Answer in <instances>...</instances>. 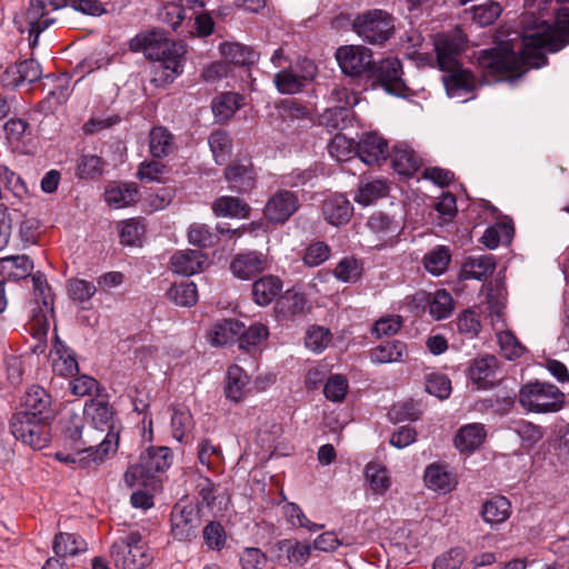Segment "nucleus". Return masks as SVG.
I'll list each match as a JSON object with an SVG mask.
<instances>
[{
  "instance_id": "obj_3",
  "label": "nucleus",
  "mask_w": 569,
  "mask_h": 569,
  "mask_svg": "<svg viewBox=\"0 0 569 569\" xmlns=\"http://www.w3.org/2000/svg\"><path fill=\"white\" fill-rule=\"evenodd\" d=\"M132 51H143L144 56L154 60L151 81L157 87L171 83L182 73L183 57L187 52L182 42L163 38L160 33H142L130 40Z\"/></svg>"
},
{
  "instance_id": "obj_10",
  "label": "nucleus",
  "mask_w": 569,
  "mask_h": 569,
  "mask_svg": "<svg viewBox=\"0 0 569 569\" xmlns=\"http://www.w3.org/2000/svg\"><path fill=\"white\" fill-rule=\"evenodd\" d=\"M336 59L341 71L350 77H360L375 68L371 49L361 44L339 47Z\"/></svg>"
},
{
  "instance_id": "obj_50",
  "label": "nucleus",
  "mask_w": 569,
  "mask_h": 569,
  "mask_svg": "<svg viewBox=\"0 0 569 569\" xmlns=\"http://www.w3.org/2000/svg\"><path fill=\"white\" fill-rule=\"evenodd\" d=\"M450 259L449 249L438 246L425 256V268L429 273L440 276L447 270Z\"/></svg>"
},
{
  "instance_id": "obj_12",
  "label": "nucleus",
  "mask_w": 569,
  "mask_h": 569,
  "mask_svg": "<svg viewBox=\"0 0 569 569\" xmlns=\"http://www.w3.org/2000/svg\"><path fill=\"white\" fill-rule=\"evenodd\" d=\"M52 22L53 19L44 13V3L41 0H31L28 9L14 17L16 27L20 33L29 34L32 48L37 46L39 34Z\"/></svg>"
},
{
  "instance_id": "obj_8",
  "label": "nucleus",
  "mask_w": 569,
  "mask_h": 569,
  "mask_svg": "<svg viewBox=\"0 0 569 569\" xmlns=\"http://www.w3.org/2000/svg\"><path fill=\"white\" fill-rule=\"evenodd\" d=\"M34 302L31 309V329L33 336L41 339L47 336L50 327V318L53 316V295L46 278L33 274Z\"/></svg>"
},
{
  "instance_id": "obj_7",
  "label": "nucleus",
  "mask_w": 569,
  "mask_h": 569,
  "mask_svg": "<svg viewBox=\"0 0 569 569\" xmlns=\"http://www.w3.org/2000/svg\"><path fill=\"white\" fill-rule=\"evenodd\" d=\"M110 556L118 569H146L153 560L152 553L138 531L129 532L116 540Z\"/></svg>"
},
{
  "instance_id": "obj_2",
  "label": "nucleus",
  "mask_w": 569,
  "mask_h": 569,
  "mask_svg": "<svg viewBox=\"0 0 569 569\" xmlns=\"http://www.w3.org/2000/svg\"><path fill=\"white\" fill-rule=\"evenodd\" d=\"M86 425L77 418L66 430L64 443L71 452H57L61 462L81 467L99 465L114 453L119 443V431L114 426L113 411L102 399H92L84 406Z\"/></svg>"
},
{
  "instance_id": "obj_35",
  "label": "nucleus",
  "mask_w": 569,
  "mask_h": 569,
  "mask_svg": "<svg viewBox=\"0 0 569 569\" xmlns=\"http://www.w3.org/2000/svg\"><path fill=\"white\" fill-rule=\"evenodd\" d=\"M407 356L406 343L398 340L381 343L370 351V359L377 365L402 362Z\"/></svg>"
},
{
  "instance_id": "obj_59",
  "label": "nucleus",
  "mask_w": 569,
  "mask_h": 569,
  "mask_svg": "<svg viewBox=\"0 0 569 569\" xmlns=\"http://www.w3.org/2000/svg\"><path fill=\"white\" fill-rule=\"evenodd\" d=\"M328 151L337 161H345L356 151V143L343 134H337L331 139Z\"/></svg>"
},
{
  "instance_id": "obj_56",
  "label": "nucleus",
  "mask_w": 569,
  "mask_h": 569,
  "mask_svg": "<svg viewBox=\"0 0 569 569\" xmlns=\"http://www.w3.org/2000/svg\"><path fill=\"white\" fill-rule=\"evenodd\" d=\"M501 6L495 1H487L485 3L472 7V20L481 27L489 26L496 21L501 14Z\"/></svg>"
},
{
  "instance_id": "obj_11",
  "label": "nucleus",
  "mask_w": 569,
  "mask_h": 569,
  "mask_svg": "<svg viewBox=\"0 0 569 569\" xmlns=\"http://www.w3.org/2000/svg\"><path fill=\"white\" fill-rule=\"evenodd\" d=\"M467 377L476 389L488 390L502 379L503 371L497 357L481 355L470 362Z\"/></svg>"
},
{
  "instance_id": "obj_32",
  "label": "nucleus",
  "mask_w": 569,
  "mask_h": 569,
  "mask_svg": "<svg viewBox=\"0 0 569 569\" xmlns=\"http://www.w3.org/2000/svg\"><path fill=\"white\" fill-rule=\"evenodd\" d=\"M52 370L59 376H72L78 371V363L71 350L58 337L50 352Z\"/></svg>"
},
{
  "instance_id": "obj_36",
  "label": "nucleus",
  "mask_w": 569,
  "mask_h": 569,
  "mask_svg": "<svg viewBox=\"0 0 569 569\" xmlns=\"http://www.w3.org/2000/svg\"><path fill=\"white\" fill-rule=\"evenodd\" d=\"M32 269L33 263L26 254L0 258V273L9 280L24 279Z\"/></svg>"
},
{
  "instance_id": "obj_5",
  "label": "nucleus",
  "mask_w": 569,
  "mask_h": 569,
  "mask_svg": "<svg viewBox=\"0 0 569 569\" xmlns=\"http://www.w3.org/2000/svg\"><path fill=\"white\" fill-rule=\"evenodd\" d=\"M352 31L369 44H382L395 33V18L382 9H369L358 13L351 23Z\"/></svg>"
},
{
  "instance_id": "obj_24",
  "label": "nucleus",
  "mask_w": 569,
  "mask_h": 569,
  "mask_svg": "<svg viewBox=\"0 0 569 569\" xmlns=\"http://www.w3.org/2000/svg\"><path fill=\"white\" fill-rule=\"evenodd\" d=\"M366 226L375 237L377 241L376 246L385 244L393 240L401 231L400 222L382 212L372 214Z\"/></svg>"
},
{
  "instance_id": "obj_43",
  "label": "nucleus",
  "mask_w": 569,
  "mask_h": 569,
  "mask_svg": "<svg viewBox=\"0 0 569 569\" xmlns=\"http://www.w3.org/2000/svg\"><path fill=\"white\" fill-rule=\"evenodd\" d=\"M241 104L242 97L240 94L234 92H224L213 99L212 112L218 121L224 122L232 118Z\"/></svg>"
},
{
  "instance_id": "obj_23",
  "label": "nucleus",
  "mask_w": 569,
  "mask_h": 569,
  "mask_svg": "<svg viewBox=\"0 0 569 569\" xmlns=\"http://www.w3.org/2000/svg\"><path fill=\"white\" fill-rule=\"evenodd\" d=\"M41 76L42 70L38 61L29 59L8 67L2 76V82L6 87H17L22 83L34 82Z\"/></svg>"
},
{
  "instance_id": "obj_16",
  "label": "nucleus",
  "mask_w": 569,
  "mask_h": 569,
  "mask_svg": "<svg viewBox=\"0 0 569 569\" xmlns=\"http://www.w3.org/2000/svg\"><path fill=\"white\" fill-rule=\"evenodd\" d=\"M300 207L299 198L289 190H278L267 201L264 217L274 223H284Z\"/></svg>"
},
{
  "instance_id": "obj_63",
  "label": "nucleus",
  "mask_w": 569,
  "mask_h": 569,
  "mask_svg": "<svg viewBox=\"0 0 569 569\" xmlns=\"http://www.w3.org/2000/svg\"><path fill=\"white\" fill-rule=\"evenodd\" d=\"M465 561V550L462 548H451L436 559L432 569H460Z\"/></svg>"
},
{
  "instance_id": "obj_19",
  "label": "nucleus",
  "mask_w": 569,
  "mask_h": 569,
  "mask_svg": "<svg viewBox=\"0 0 569 569\" xmlns=\"http://www.w3.org/2000/svg\"><path fill=\"white\" fill-rule=\"evenodd\" d=\"M20 410L47 422L54 416L50 395L39 386H33L26 392Z\"/></svg>"
},
{
  "instance_id": "obj_52",
  "label": "nucleus",
  "mask_w": 569,
  "mask_h": 569,
  "mask_svg": "<svg viewBox=\"0 0 569 569\" xmlns=\"http://www.w3.org/2000/svg\"><path fill=\"white\" fill-rule=\"evenodd\" d=\"M388 193V186L383 180H373L361 184L358 193L355 196V201L361 206H370L379 198Z\"/></svg>"
},
{
  "instance_id": "obj_30",
  "label": "nucleus",
  "mask_w": 569,
  "mask_h": 569,
  "mask_svg": "<svg viewBox=\"0 0 569 569\" xmlns=\"http://www.w3.org/2000/svg\"><path fill=\"white\" fill-rule=\"evenodd\" d=\"M250 378L247 372L238 365L228 368L224 379V395L227 399L239 402L246 396L247 386Z\"/></svg>"
},
{
  "instance_id": "obj_62",
  "label": "nucleus",
  "mask_w": 569,
  "mask_h": 569,
  "mask_svg": "<svg viewBox=\"0 0 569 569\" xmlns=\"http://www.w3.org/2000/svg\"><path fill=\"white\" fill-rule=\"evenodd\" d=\"M457 328L469 339L477 337L481 330L479 316L473 310H465L457 318Z\"/></svg>"
},
{
  "instance_id": "obj_47",
  "label": "nucleus",
  "mask_w": 569,
  "mask_h": 569,
  "mask_svg": "<svg viewBox=\"0 0 569 569\" xmlns=\"http://www.w3.org/2000/svg\"><path fill=\"white\" fill-rule=\"evenodd\" d=\"M170 301L181 307H191L198 301V290L192 281L174 283L167 292Z\"/></svg>"
},
{
  "instance_id": "obj_27",
  "label": "nucleus",
  "mask_w": 569,
  "mask_h": 569,
  "mask_svg": "<svg viewBox=\"0 0 569 569\" xmlns=\"http://www.w3.org/2000/svg\"><path fill=\"white\" fill-rule=\"evenodd\" d=\"M311 546L295 539H284L276 542L272 552L279 560L293 565H303L308 561Z\"/></svg>"
},
{
  "instance_id": "obj_13",
  "label": "nucleus",
  "mask_w": 569,
  "mask_h": 569,
  "mask_svg": "<svg viewBox=\"0 0 569 569\" xmlns=\"http://www.w3.org/2000/svg\"><path fill=\"white\" fill-rule=\"evenodd\" d=\"M373 70L386 92L401 98L410 96L411 91L402 79V66L398 58H386Z\"/></svg>"
},
{
  "instance_id": "obj_28",
  "label": "nucleus",
  "mask_w": 569,
  "mask_h": 569,
  "mask_svg": "<svg viewBox=\"0 0 569 569\" xmlns=\"http://www.w3.org/2000/svg\"><path fill=\"white\" fill-rule=\"evenodd\" d=\"M230 188L240 192L250 190L254 184V172L250 161H236L224 171Z\"/></svg>"
},
{
  "instance_id": "obj_1",
  "label": "nucleus",
  "mask_w": 569,
  "mask_h": 569,
  "mask_svg": "<svg viewBox=\"0 0 569 569\" xmlns=\"http://www.w3.org/2000/svg\"><path fill=\"white\" fill-rule=\"evenodd\" d=\"M510 38L499 46L483 50L478 66L487 74L515 72L521 76L530 68L546 64L545 51L556 52L569 43V8H560L555 24L529 17L522 39Z\"/></svg>"
},
{
  "instance_id": "obj_14",
  "label": "nucleus",
  "mask_w": 569,
  "mask_h": 569,
  "mask_svg": "<svg viewBox=\"0 0 569 569\" xmlns=\"http://www.w3.org/2000/svg\"><path fill=\"white\" fill-rule=\"evenodd\" d=\"M466 44V36L460 29L438 34L435 39L437 61L441 70H451L459 66L458 56Z\"/></svg>"
},
{
  "instance_id": "obj_61",
  "label": "nucleus",
  "mask_w": 569,
  "mask_h": 569,
  "mask_svg": "<svg viewBox=\"0 0 569 569\" xmlns=\"http://www.w3.org/2000/svg\"><path fill=\"white\" fill-rule=\"evenodd\" d=\"M426 390L428 393L443 400L451 393V381L442 373H430L426 377Z\"/></svg>"
},
{
  "instance_id": "obj_26",
  "label": "nucleus",
  "mask_w": 569,
  "mask_h": 569,
  "mask_svg": "<svg viewBox=\"0 0 569 569\" xmlns=\"http://www.w3.org/2000/svg\"><path fill=\"white\" fill-rule=\"evenodd\" d=\"M357 150L361 161L367 164L385 161L389 153L387 141L375 132L363 134Z\"/></svg>"
},
{
  "instance_id": "obj_37",
  "label": "nucleus",
  "mask_w": 569,
  "mask_h": 569,
  "mask_svg": "<svg viewBox=\"0 0 569 569\" xmlns=\"http://www.w3.org/2000/svg\"><path fill=\"white\" fill-rule=\"evenodd\" d=\"M365 480L372 493L382 496L391 487V477L388 469L378 463L369 462L365 467Z\"/></svg>"
},
{
  "instance_id": "obj_15",
  "label": "nucleus",
  "mask_w": 569,
  "mask_h": 569,
  "mask_svg": "<svg viewBox=\"0 0 569 569\" xmlns=\"http://www.w3.org/2000/svg\"><path fill=\"white\" fill-rule=\"evenodd\" d=\"M201 525L199 509L193 503L177 505L171 513V532L178 540L196 536Z\"/></svg>"
},
{
  "instance_id": "obj_34",
  "label": "nucleus",
  "mask_w": 569,
  "mask_h": 569,
  "mask_svg": "<svg viewBox=\"0 0 569 569\" xmlns=\"http://www.w3.org/2000/svg\"><path fill=\"white\" fill-rule=\"evenodd\" d=\"M281 280L272 274L263 276L252 284L253 300L259 306H268L281 292Z\"/></svg>"
},
{
  "instance_id": "obj_17",
  "label": "nucleus",
  "mask_w": 569,
  "mask_h": 569,
  "mask_svg": "<svg viewBox=\"0 0 569 569\" xmlns=\"http://www.w3.org/2000/svg\"><path fill=\"white\" fill-rule=\"evenodd\" d=\"M423 482L429 490L438 495H447L455 490L458 485V478L449 466L432 462L423 471Z\"/></svg>"
},
{
  "instance_id": "obj_21",
  "label": "nucleus",
  "mask_w": 569,
  "mask_h": 569,
  "mask_svg": "<svg viewBox=\"0 0 569 569\" xmlns=\"http://www.w3.org/2000/svg\"><path fill=\"white\" fill-rule=\"evenodd\" d=\"M209 264L208 258L199 250H180L172 254L170 266L173 272L192 276L203 271Z\"/></svg>"
},
{
  "instance_id": "obj_4",
  "label": "nucleus",
  "mask_w": 569,
  "mask_h": 569,
  "mask_svg": "<svg viewBox=\"0 0 569 569\" xmlns=\"http://www.w3.org/2000/svg\"><path fill=\"white\" fill-rule=\"evenodd\" d=\"M518 401L528 412L552 413L562 409L565 395L552 383L530 381L520 388Z\"/></svg>"
},
{
  "instance_id": "obj_22",
  "label": "nucleus",
  "mask_w": 569,
  "mask_h": 569,
  "mask_svg": "<svg viewBox=\"0 0 569 569\" xmlns=\"http://www.w3.org/2000/svg\"><path fill=\"white\" fill-rule=\"evenodd\" d=\"M448 76L442 78L447 94L450 98L468 101L467 94L476 88V80L472 74L460 67L446 70Z\"/></svg>"
},
{
  "instance_id": "obj_54",
  "label": "nucleus",
  "mask_w": 569,
  "mask_h": 569,
  "mask_svg": "<svg viewBox=\"0 0 569 569\" xmlns=\"http://www.w3.org/2000/svg\"><path fill=\"white\" fill-rule=\"evenodd\" d=\"M331 332L321 326H311L308 328L305 338L306 347L315 353H321L331 341Z\"/></svg>"
},
{
  "instance_id": "obj_46",
  "label": "nucleus",
  "mask_w": 569,
  "mask_h": 569,
  "mask_svg": "<svg viewBox=\"0 0 569 569\" xmlns=\"http://www.w3.org/2000/svg\"><path fill=\"white\" fill-rule=\"evenodd\" d=\"M513 234L511 222H498L486 229L481 237V242L488 249H496L500 243H509Z\"/></svg>"
},
{
  "instance_id": "obj_39",
  "label": "nucleus",
  "mask_w": 569,
  "mask_h": 569,
  "mask_svg": "<svg viewBox=\"0 0 569 569\" xmlns=\"http://www.w3.org/2000/svg\"><path fill=\"white\" fill-rule=\"evenodd\" d=\"M391 163L399 174L410 176L419 169L420 158L410 147L398 144L392 151Z\"/></svg>"
},
{
  "instance_id": "obj_44",
  "label": "nucleus",
  "mask_w": 569,
  "mask_h": 569,
  "mask_svg": "<svg viewBox=\"0 0 569 569\" xmlns=\"http://www.w3.org/2000/svg\"><path fill=\"white\" fill-rule=\"evenodd\" d=\"M511 515V505L505 497L498 496L486 501L482 506V518L486 522L498 525L505 522Z\"/></svg>"
},
{
  "instance_id": "obj_64",
  "label": "nucleus",
  "mask_w": 569,
  "mask_h": 569,
  "mask_svg": "<svg viewBox=\"0 0 569 569\" xmlns=\"http://www.w3.org/2000/svg\"><path fill=\"white\" fill-rule=\"evenodd\" d=\"M553 446L559 457L569 459V423L557 421L552 428Z\"/></svg>"
},
{
  "instance_id": "obj_41",
  "label": "nucleus",
  "mask_w": 569,
  "mask_h": 569,
  "mask_svg": "<svg viewBox=\"0 0 569 569\" xmlns=\"http://www.w3.org/2000/svg\"><path fill=\"white\" fill-rule=\"evenodd\" d=\"M212 211L217 217L243 219L248 217L250 207L237 197L223 196L214 200Z\"/></svg>"
},
{
  "instance_id": "obj_31",
  "label": "nucleus",
  "mask_w": 569,
  "mask_h": 569,
  "mask_svg": "<svg viewBox=\"0 0 569 569\" xmlns=\"http://www.w3.org/2000/svg\"><path fill=\"white\" fill-rule=\"evenodd\" d=\"M219 52L224 62L236 66H249L258 60V53L239 42L224 41L219 44Z\"/></svg>"
},
{
  "instance_id": "obj_38",
  "label": "nucleus",
  "mask_w": 569,
  "mask_h": 569,
  "mask_svg": "<svg viewBox=\"0 0 569 569\" xmlns=\"http://www.w3.org/2000/svg\"><path fill=\"white\" fill-rule=\"evenodd\" d=\"M496 263L492 256L469 257L461 267L463 279L482 280L492 273Z\"/></svg>"
},
{
  "instance_id": "obj_42",
  "label": "nucleus",
  "mask_w": 569,
  "mask_h": 569,
  "mask_svg": "<svg viewBox=\"0 0 569 569\" xmlns=\"http://www.w3.org/2000/svg\"><path fill=\"white\" fill-rule=\"evenodd\" d=\"M149 148L153 157H167L176 148L174 137L167 128L154 127L149 134Z\"/></svg>"
},
{
  "instance_id": "obj_48",
  "label": "nucleus",
  "mask_w": 569,
  "mask_h": 569,
  "mask_svg": "<svg viewBox=\"0 0 569 569\" xmlns=\"http://www.w3.org/2000/svg\"><path fill=\"white\" fill-rule=\"evenodd\" d=\"M273 83L281 94H295L305 88L297 71L289 66L287 69L279 70L273 78Z\"/></svg>"
},
{
  "instance_id": "obj_57",
  "label": "nucleus",
  "mask_w": 569,
  "mask_h": 569,
  "mask_svg": "<svg viewBox=\"0 0 569 569\" xmlns=\"http://www.w3.org/2000/svg\"><path fill=\"white\" fill-rule=\"evenodd\" d=\"M269 337L266 325L256 322L240 336V347L246 350L261 346Z\"/></svg>"
},
{
  "instance_id": "obj_6",
  "label": "nucleus",
  "mask_w": 569,
  "mask_h": 569,
  "mask_svg": "<svg viewBox=\"0 0 569 569\" xmlns=\"http://www.w3.org/2000/svg\"><path fill=\"white\" fill-rule=\"evenodd\" d=\"M171 460L172 457L169 448H149L146 452L141 453L139 463L128 468L124 481L131 488H153L156 473L167 470L171 465Z\"/></svg>"
},
{
  "instance_id": "obj_18",
  "label": "nucleus",
  "mask_w": 569,
  "mask_h": 569,
  "mask_svg": "<svg viewBox=\"0 0 569 569\" xmlns=\"http://www.w3.org/2000/svg\"><path fill=\"white\" fill-rule=\"evenodd\" d=\"M323 219L333 227L347 224L352 214L353 207L351 202L340 193L328 196L321 207Z\"/></svg>"
},
{
  "instance_id": "obj_58",
  "label": "nucleus",
  "mask_w": 569,
  "mask_h": 569,
  "mask_svg": "<svg viewBox=\"0 0 569 569\" xmlns=\"http://www.w3.org/2000/svg\"><path fill=\"white\" fill-rule=\"evenodd\" d=\"M361 273L360 262L352 257L341 259L335 269L336 278L342 282H356L360 279Z\"/></svg>"
},
{
  "instance_id": "obj_60",
  "label": "nucleus",
  "mask_w": 569,
  "mask_h": 569,
  "mask_svg": "<svg viewBox=\"0 0 569 569\" xmlns=\"http://www.w3.org/2000/svg\"><path fill=\"white\" fill-rule=\"evenodd\" d=\"M144 233L143 224L137 219H129L120 223V241L126 246H138Z\"/></svg>"
},
{
  "instance_id": "obj_33",
  "label": "nucleus",
  "mask_w": 569,
  "mask_h": 569,
  "mask_svg": "<svg viewBox=\"0 0 569 569\" xmlns=\"http://www.w3.org/2000/svg\"><path fill=\"white\" fill-rule=\"evenodd\" d=\"M104 200L114 208H124L138 200V189L134 183L112 182L104 192Z\"/></svg>"
},
{
  "instance_id": "obj_45",
  "label": "nucleus",
  "mask_w": 569,
  "mask_h": 569,
  "mask_svg": "<svg viewBox=\"0 0 569 569\" xmlns=\"http://www.w3.org/2000/svg\"><path fill=\"white\" fill-rule=\"evenodd\" d=\"M86 550V541L74 533L61 532L54 538L53 551L57 556H74Z\"/></svg>"
},
{
  "instance_id": "obj_25",
  "label": "nucleus",
  "mask_w": 569,
  "mask_h": 569,
  "mask_svg": "<svg viewBox=\"0 0 569 569\" xmlns=\"http://www.w3.org/2000/svg\"><path fill=\"white\" fill-rule=\"evenodd\" d=\"M486 438L487 431L483 425L467 423L458 429L453 445L461 453H471L483 445Z\"/></svg>"
},
{
  "instance_id": "obj_55",
  "label": "nucleus",
  "mask_w": 569,
  "mask_h": 569,
  "mask_svg": "<svg viewBox=\"0 0 569 569\" xmlns=\"http://www.w3.org/2000/svg\"><path fill=\"white\" fill-rule=\"evenodd\" d=\"M453 310V300L451 295L442 289L433 293L430 300V315L436 320L448 318Z\"/></svg>"
},
{
  "instance_id": "obj_51",
  "label": "nucleus",
  "mask_w": 569,
  "mask_h": 569,
  "mask_svg": "<svg viewBox=\"0 0 569 569\" xmlns=\"http://www.w3.org/2000/svg\"><path fill=\"white\" fill-rule=\"evenodd\" d=\"M209 146L217 164H224L231 154V139L227 132L214 131L209 137Z\"/></svg>"
},
{
  "instance_id": "obj_29",
  "label": "nucleus",
  "mask_w": 569,
  "mask_h": 569,
  "mask_svg": "<svg viewBox=\"0 0 569 569\" xmlns=\"http://www.w3.org/2000/svg\"><path fill=\"white\" fill-rule=\"evenodd\" d=\"M335 101L339 103L333 109H328L321 114V123L329 129H338L339 123L332 121V117L342 119L348 107L358 103V99L353 93H350L346 88H335L332 91Z\"/></svg>"
},
{
  "instance_id": "obj_53",
  "label": "nucleus",
  "mask_w": 569,
  "mask_h": 569,
  "mask_svg": "<svg viewBox=\"0 0 569 569\" xmlns=\"http://www.w3.org/2000/svg\"><path fill=\"white\" fill-rule=\"evenodd\" d=\"M497 341L501 353L508 360L518 359L526 352V347L510 330H499L497 332Z\"/></svg>"
},
{
  "instance_id": "obj_9",
  "label": "nucleus",
  "mask_w": 569,
  "mask_h": 569,
  "mask_svg": "<svg viewBox=\"0 0 569 569\" xmlns=\"http://www.w3.org/2000/svg\"><path fill=\"white\" fill-rule=\"evenodd\" d=\"M48 423L32 415L19 410L12 416L10 428L12 435L33 449H42L49 441Z\"/></svg>"
},
{
  "instance_id": "obj_49",
  "label": "nucleus",
  "mask_w": 569,
  "mask_h": 569,
  "mask_svg": "<svg viewBox=\"0 0 569 569\" xmlns=\"http://www.w3.org/2000/svg\"><path fill=\"white\" fill-rule=\"evenodd\" d=\"M307 299L303 293L292 289L287 290L278 300L277 308L284 317L296 316L305 311Z\"/></svg>"
},
{
  "instance_id": "obj_20",
  "label": "nucleus",
  "mask_w": 569,
  "mask_h": 569,
  "mask_svg": "<svg viewBox=\"0 0 569 569\" xmlns=\"http://www.w3.org/2000/svg\"><path fill=\"white\" fill-rule=\"evenodd\" d=\"M267 267L266 257L257 251L238 253L230 262L232 274L241 280H249Z\"/></svg>"
},
{
  "instance_id": "obj_40",
  "label": "nucleus",
  "mask_w": 569,
  "mask_h": 569,
  "mask_svg": "<svg viewBox=\"0 0 569 569\" xmlns=\"http://www.w3.org/2000/svg\"><path fill=\"white\" fill-rule=\"evenodd\" d=\"M241 331L242 325L239 321L227 319L214 323L210 328L207 338L212 346H224L234 341Z\"/></svg>"
}]
</instances>
